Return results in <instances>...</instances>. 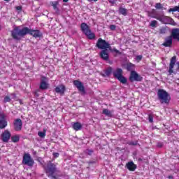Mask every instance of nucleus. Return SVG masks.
I'll return each mask as SVG.
<instances>
[{
	"mask_svg": "<svg viewBox=\"0 0 179 179\" xmlns=\"http://www.w3.org/2000/svg\"><path fill=\"white\" fill-rule=\"evenodd\" d=\"M27 34L33 36L35 38H38L43 36L40 30H33L27 27H24L22 29H20V27H15L11 31V37L17 41H20V40H22V38L27 36Z\"/></svg>",
	"mask_w": 179,
	"mask_h": 179,
	"instance_id": "f257e3e1",
	"label": "nucleus"
},
{
	"mask_svg": "<svg viewBox=\"0 0 179 179\" xmlns=\"http://www.w3.org/2000/svg\"><path fill=\"white\" fill-rule=\"evenodd\" d=\"M157 96L160 104H170L171 96H170V94L167 91L159 89L157 92Z\"/></svg>",
	"mask_w": 179,
	"mask_h": 179,
	"instance_id": "f03ea898",
	"label": "nucleus"
},
{
	"mask_svg": "<svg viewBox=\"0 0 179 179\" xmlns=\"http://www.w3.org/2000/svg\"><path fill=\"white\" fill-rule=\"evenodd\" d=\"M45 171L48 177L50 178L57 179V176L54 174L58 173V169H57V164L52 163L51 161H49L46 166H44Z\"/></svg>",
	"mask_w": 179,
	"mask_h": 179,
	"instance_id": "7ed1b4c3",
	"label": "nucleus"
},
{
	"mask_svg": "<svg viewBox=\"0 0 179 179\" xmlns=\"http://www.w3.org/2000/svg\"><path fill=\"white\" fill-rule=\"evenodd\" d=\"M81 31L90 40H93L96 38V35L94 33H92L90 30V27L87 25L85 22H83L80 25Z\"/></svg>",
	"mask_w": 179,
	"mask_h": 179,
	"instance_id": "20e7f679",
	"label": "nucleus"
},
{
	"mask_svg": "<svg viewBox=\"0 0 179 179\" xmlns=\"http://www.w3.org/2000/svg\"><path fill=\"white\" fill-rule=\"evenodd\" d=\"M96 47L99 50H111V45L106 40L99 38L96 42Z\"/></svg>",
	"mask_w": 179,
	"mask_h": 179,
	"instance_id": "39448f33",
	"label": "nucleus"
},
{
	"mask_svg": "<svg viewBox=\"0 0 179 179\" xmlns=\"http://www.w3.org/2000/svg\"><path fill=\"white\" fill-rule=\"evenodd\" d=\"M22 164L28 166L29 167H33V166L34 165V160L32 159L31 157L30 156V154H24L22 159Z\"/></svg>",
	"mask_w": 179,
	"mask_h": 179,
	"instance_id": "423d86ee",
	"label": "nucleus"
},
{
	"mask_svg": "<svg viewBox=\"0 0 179 179\" xmlns=\"http://www.w3.org/2000/svg\"><path fill=\"white\" fill-rule=\"evenodd\" d=\"M143 80V77H141V75H138V73L135 71H132L130 73V76L129 77V82H142Z\"/></svg>",
	"mask_w": 179,
	"mask_h": 179,
	"instance_id": "0eeeda50",
	"label": "nucleus"
},
{
	"mask_svg": "<svg viewBox=\"0 0 179 179\" xmlns=\"http://www.w3.org/2000/svg\"><path fill=\"white\" fill-rule=\"evenodd\" d=\"M8 127V121L6 116L3 113H0V129H5Z\"/></svg>",
	"mask_w": 179,
	"mask_h": 179,
	"instance_id": "6e6552de",
	"label": "nucleus"
},
{
	"mask_svg": "<svg viewBox=\"0 0 179 179\" xmlns=\"http://www.w3.org/2000/svg\"><path fill=\"white\" fill-rule=\"evenodd\" d=\"M14 129L17 131H22L23 127V122L20 118L15 119L13 122Z\"/></svg>",
	"mask_w": 179,
	"mask_h": 179,
	"instance_id": "1a4fd4ad",
	"label": "nucleus"
},
{
	"mask_svg": "<svg viewBox=\"0 0 179 179\" xmlns=\"http://www.w3.org/2000/svg\"><path fill=\"white\" fill-rule=\"evenodd\" d=\"M110 51H112V50L110 49H106V50H103L100 52L99 55L101 57V58L102 59H103V61H109V58L110 57L108 56V52H110Z\"/></svg>",
	"mask_w": 179,
	"mask_h": 179,
	"instance_id": "9d476101",
	"label": "nucleus"
},
{
	"mask_svg": "<svg viewBox=\"0 0 179 179\" xmlns=\"http://www.w3.org/2000/svg\"><path fill=\"white\" fill-rule=\"evenodd\" d=\"M73 83L79 92H81V93H85L86 91L85 90V86H83V83H82V82L75 80Z\"/></svg>",
	"mask_w": 179,
	"mask_h": 179,
	"instance_id": "9b49d317",
	"label": "nucleus"
},
{
	"mask_svg": "<svg viewBox=\"0 0 179 179\" xmlns=\"http://www.w3.org/2000/svg\"><path fill=\"white\" fill-rule=\"evenodd\" d=\"M10 136H12V135L10 134V131H9L8 130H5L1 134V141L5 142L6 143H8V142H9V139H10Z\"/></svg>",
	"mask_w": 179,
	"mask_h": 179,
	"instance_id": "f8f14e48",
	"label": "nucleus"
},
{
	"mask_svg": "<svg viewBox=\"0 0 179 179\" xmlns=\"http://www.w3.org/2000/svg\"><path fill=\"white\" fill-rule=\"evenodd\" d=\"M177 61V56H173L171 59V62L169 64V73L170 75H171V73H173L174 71H173V69L174 68V66L176 65V62Z\"/></svg>",
	"mask_w": 179,
	"mask_h": 179,
	"instance_id": "ddd939ff",
	"label": "nucleus"
},
{
	"mask_svg": "<svg viewBox=\"0 0 179 179\" xmlns=\"http://www.w3.org/2000/svg\"><path fill=\"white\" fill-rule=\"evenodd\" d=\"M46 80L47 78L45 76L41 77L40 85V89H41V90H46V89H48V83H47Z\"/></svg>",
	"mask_w": 179,
	"mask_h": 179,
	"instance_id": "4468645a",
	"label": "nucleus"
},
{
	"mask_svg": "<svg viewBox=\"0 0 179 179\" xmlns=\"http://www.w3.org/2000/svg\"><path fill=\"white\" fill-rule=\"evenodd\" d=\"M122 68H124V69H127L128 72H132V71H135V64L132 63H127L122 64Z\"/></svg>",
	"mask_w": 179,
	"mask_h": 179,
	"instance_id": "2eb2a0df",
	"label": "nucleus"
},
{
	"mask_svg": "<svg viewBox=\"0 0 179 179\" xmlns=\"http://www.w3.org/2000/svg\"><path fill=\"white\" fill-rule=\"evenodd\" d=\"M164 47H171L173 45V36H167L165 38L164 43H162Z\"/></svg>",
	"mask_w": 179,
	"mask_h": 179,
	"instance_id": "dca6fc26",
	"label": "nucleus"
},
{
	"mask_svg": "<svg viewBox=\"0 0 179 179\" xmlns=\"http://www.w3.org/2000/svg\"><path fill=\"white\" fill-rule=\"evenodd\" d=\"M171 36L173 40H178V41H179V29L175 28L172 29Z\"/></svg>",
	"mask_w": 179,
	"mask_h": 179,
	"instance_id": "f3484780",
	"label": "nucleus"
},
{
	"mask_svg": "<svg viewBox=\"0 0 179 179\" xmlns=\"http://www.w3.org/2000/svg\"><path fill=\"white\" fill-rule=\"evenodd\" d=\"M65 85H61L56 87L55 91L56 92V93H59V94H64L65 93Z\"/></svg>",
	"mask_w": 179,
	"mask_h": 179,
	"instance_id": "a211bd4d",
	"label": "nucleus"
},
{
	"mask_svg": "<svg viewBox=\"0 0 179 179\" xmlns=\"http://www.w3.org/2000/svg\"><path fill=\"white\" fill-rule=\"evenodd\" d=\"M126 167L129 170V171H135L137 166L136 164H134V162H130L126 164Z\"/></svg>",
	"mask_w": 179,
	"mask_h": 179,
	"instance_id": "6ab92c4d",
	"label": "nucleus"
},
{
	"mask_svg": "<svg viewBox=\"0 0 179 179\" xmlns=\"http://www.w3.org/2000/svg\"><path fill=\"white\" fill-rule=\"evenodd\" d=\"M111 72H113V68L108 67L101 75L103 78H107L111 75Z\"/></svg>",
	"mask_w": 179,
	"mask_h": 179,
	"instance_id": "aec40b11",
	"label": "nucleus"
},
{
	"mask_svg": "<svg viewBox=\"0 0 179 179\" xmlns=\"http://www.w3.org/2000/svg\"><path fill=\"white\" fill-rule=\"evenodd\" d=\"M123 71L122 69H117L115 71L113 72V76L115 79H117L120 76H122Z\"/></svg>",
	"mask_w": 179,
	"mask_h": 179,
	"instance_id": "412c9836",
	"label": "nucleus"
},
{
	"mask_svg": "<svg viewBox=\"0 0 179 179\" xmlns=\"http://www.w3.org/2000/svg\"><path fill=\"white\" fill-rule=\"evenodd\" d=\"M72 127L74 129V131H80L82 129V124L80 122H74L72 124Z\"/></svg>",
	"mask_w": 179,
	"mask_h": 179,
	"instance_id": "4be33fe9",
	"label": "nucleus"
},
{
	"mask_svg": "<svg viewBox=\"0 0 179 179\" xmlns=\"http://www.w3.org/2000/svg\"><path fill=\"white\" fill-rule=\"evenodd\" d=\"M117 80H119V82H120V83H122V85H127V83H128V79L122 75L120 77H117Z\"/></svg>",
	"mask_w": 179,
	"mask_h": 179,
	"instance_id": "5701e85b",
	"label": "nucleus"
},
{
	"mask_svg": "<svg viewBox=\"0 0 179 179\" xmlns=\"http://www.w3.org/2000/svg\"><path fill=\"white\" fill-rule=\"evenodd\" d=\"M102 113L106 115V117H113V111L108 110V109H103Z\"/></svg>",
	"mask_w": 179,
	"mask_h": 179,
	"instance_id": "b1692460",
	"label": "nucleus"
},
{
	"mask_svg": "<svg viewBox=\"0 0 179 179\" xmlns=\"http://www.w3.org/2000/svg\"><path fill=\"white\" fill-rule=\"evenodd\" d=\"M119 13L123 15V16H127V15H128V10H127V8H120Z\"/></svg>",
	"mask_w": 179,
	"mask_h": 179,
	"instance_id": "393cba45",
	"label": "nucleus"
},
{
	"mask_svg": "<svg viewBox=\"0 0 179 179\" xmlns=\"http://www.w3.org/2000/svg\"><path fill=\"white\" fill-rule=\"evenodd\" d=\"M12 142H14V143H17L19 141H20V136L19 135H15L11 137Z\"/></svg>",
	"mask_w": 179,
	"mask_h": 179,
	"instance_id": "a878e982",
	"label": "nucleus"
},
{
	"mask_svg": "<svg viewBox=\"0 0 179 179\" xmlns=\"http://www.w3.org/2000/svg\"><path fill=\"white\" fill-rule=\"evenodd\" d=\"M58 1H54V2H51L50 5L52 6H53V9L58 13L59 10H58Z\"/></svg>",
	"mask_w": 179,
	"mask_h": 179,
	"instance_id": "bb28decb",
	"label": "nucleus"
},
{
	"mask_svg": "<svg viewBox=\"0 0 179 179\" xmlns=\"http://www.w3.org/2000/svg\"><path fill=\"white\" fill-rule=\"evenodd\" d=\"M169 12H173V14L175 15L174 12H178V6H176L174 8H170Z\"/></svg>",
	"mask_w": 179,
	"mask_h": 179,
	"instance_id": "cd10ccee",
	"label": "nucleus"
},
{
	"mask_svg": "<svg viewBox=\"0 0 179 179\" xmlns=\"http://www.w3.org/2000/svg\"><path fill=\"white\" fill-rule=\"evenodd\" d=\"M160 34H166L167 33V29L166 27H162L159 29Z\"/></svg>",
	"mask_w": 179,
	"mask_h": 179,
	"instance_id": "c85d7f7f",
	"label": "nucleus"
},
{
	"mask_svg": "<svg viewBox=\"0 0 179 179\" xmlns=\"http://www.w3.org/2000/svg\"><path fill=\"white\" fill-rule=\"evenodd\" d=\"M10 97H9L8 96H6L4 97L3 99V103H10Z\"/></svg>",
	"mask_w": 179,
	"mask_h": 179,
	"instance_id": "c756f323",
	"label": "nucleus"
},
{
	"mask_svg": "<svg viewBox=\"0 0 179 179\" xmlns=\"http://www.w3.org/2000/svg\"><path fill=\"white\" fill-rule=\"evenodd\" d=\"M156 24H157V21L152 20L151 21L150 26H151V27H156Z\"/></svg>",
	"mask_w": 179,
	"mask_h": 179,
	"instance_id": "7c9ffc66",
	"label": "nucleus"
},
{
	"mask_svg": "<svg viewBox=\"0 0 179 179\" xmlns=\"http://www.w3.org/2000/svg\"><path fill=\"white\" fill-rule=\"evenodd\" d=\"M38 135L40 136V138H44L45 136V132L38 131Z\"/></svg>",
	"mask_w": 179,
	"mask_h": 179,
	"instance_id": "2f4dec72",
	"label": "nucleus"
},
{
	"mask_svg": "<svg viewBox=\"0 0 179 179\" xmlns=\"http://www.w3.org/2000/svg\"><path fill=\"white\" fill-rule=\"evenodd\" d=\"M155 8H156V9H163V6H162V3H157L155 4Z\"/></svg>",
	"mask_w": 179,
	"mask_h": 179,
	"instance_id": "473e14b6",
	"label": "nucleus"
},
{
	"mask_svg": "<svg viewBox=\"0 0 179 179\" xmlns=\"http://www.w3.org/2000/svg\"><path fill=\"white\" fill-rule=\"evenodd\" d=\"M129 145H131V146H136L138 145V141H131Z\"/></svg>",
	"mask_w": 179,
	"mask_h": 179,
	"instance_id": "72a5a7b5",
	"label": "nucleus"
},
{
	"mask_svg": "<svg viewBox=\"0 0 179 179\" xmlns=\"http://www.w3.org/2000/svg\"><path fill=\"white\" fill-rule=\"evenodd\" d=\"M148 120L149 122H153V115H149Z\"/></svg>",
	"mask_w": 179,
	"mask_h": 179,
	"instance_id": "f704fd0d",
	"label": "nucleus"
},
{
	"mask_svg": "<svg viewBox=\"0 0 179 179\" xmlns=\"http://www.w3.org/2000/svg\"><path fill=\"white\" fill-rule=\"evenodd\" d=\"M116 28H117V27H116L115 25H114V24H111V25L110 26V30H112V31L115 30Z\"/></svg>",
	"mask_w": 179,
	"mask_h": 179,
	"instance_id": "c9c22d12",
	"label": "nucleus"
},
{
	"mask_svg": "<svg viewBox=\"0 0 179 179\" xmlns=\"http://www.w3.org/2000/svg\"><path fill=\"white\" fill-rule=\"evenodd\" d=\"M109 3H111V5H114L115 2H117V0H108Z\"/></svg>",
	"mask_w": 179,
	"mask_h": 179,
	"instance_id": "e433bc0d",
	"label": "nucleus"
},
{
	"mask_svg": "<svg viewBox=\"0 0 179 179\" xmlns=\"http://www.w3.org/2000/svg\"><path fill=\"white\" fill-rule=\"evenodd\" d=\"M87 154L90 156H92V155L93 154V150H87Z\"/></svg>",
	"mask_w": 179,
	"mask_h": 179,
	"instance_id": "4c0bfd02",
	"label": "nucleus"
},
{
	"mask_svg": "<svg viewBox=\"0 0 179 179\" xmlns=\"http://www.w3.org/2000/svg\"><path fill=\"white\" fill-rule=\"evenodd\" d=\"M53 156H54V157H58L59 156V153H58V152H54V153H53Z\"/></svg>",
	"mask_w": 179,
	"mask_h": 179,
	"instance_id": "58836bf2",
	"label": "nucleus"
},
{
	"mask_svg": "<svg viewBox=\"0 0 179 179\" xmlns=\"http://www.w3.org/2000/svg\"><path fill=\"white\" fill-rule=\"evenodd\" d=\"M15 8L17 10H22V6H17Z\"/></svg>",
	"mask_w": 179,
	"mask_h": 179,
	"instance_id": "ea45409f",
	"label": "nucleus"
},
{
	"mask_svg": "<svg viewBox=\"0 0 179 179\" xmlns=\"http://www.w3.org/2000/svg\"><path fill=\"white\" fill-rule=\"evenodd\" d=\"M157 147L158 148H162L163 147V144L162 143H158Z\"/></svg>",
	"mask_w": 179,
	"mask_h": 179,
	"instance_id": "a19ab883",
	"label": "nucleus"
},
{
	"mask_svg": "<svg viewBox=\"0 0 179 179\" xmlns=\"http://www.w3.org/2000/svg\"><path fill=\"white\" fill-rule=\"evenodd\" d=\"M168 178H169V179H173V178H174V176H168Z\"/></svg>",
	"mask_w": 179,
	"mask_h": 179,
	"instance_id": "79ce46f5",
	"label": "nucleus"
},
{
	"mask_svg": "<svg viewBox=\"0 0 179 179\" xmlns=\"http://www.w3.org/2000/svg\"><path fill=\"white\" fill-rule=\"evenodd\" d=\"M177 64H178L177 71H178V72H179V62H178Z\"/></svg>",
	"mask_w": 179,
	"mask_h": 179,
	"instance_id": "37998d69",
	"label": "nucleus"
},
{
	"mask_svg": "<svg viewBox=\"0 0 179 179\" xmlns=\"http://www.w3.org/2000/svg\"><path fill=\"white\" fill-rule=\"evenodd\" d=\"M35 96H36V97H38V92H35Z\"/></svg>",
	"mask_w": 179,
	"mask_h": 179,
	"instance_id": "c03bdc74",
	"label": "nucleus"
},
{
	"mask_svg": "<svg viewBox=\"0 0 179 179\" xmlns=\"http://www.w3.org/2000/svg\"><path fill=\"white\" fill-rule=\"evenodd\" d=\"M88 1H94V2H97V0H88Z\"/></svg>",
	"mask_w": 179,
	"mask_h": 179,
	"instance_id": "a18cd8bd",
	"label": "nucleus"
},
{
	"mask_svg": "<svg viewBox=\"0 0 179 179\" xmlns=\"http://www.w3.org/2000/svg\"><path fill=\"white\" fill-rule=\"evenodd\" d=\"M138 162H142V158H138Z\"/></svg>",
	"mask_w": 179,
	"mask_h": 179,
	"instance_id": "49530a36",
	"label": "nucleus"
},
{
	"mask_svg": "<svg viewBox=\"0 0 179 179\" xmlns=\"http://www.w3.org/2000/svg\"><path fill=\"white\" fill-rule=\"evenodd\" d=\"M69 0H63V2H68Z\"/></svg>",
	"mask_w": 179,
	"mask_h": 179,
	"instance_id": "de8ad7c7",
	"label": "nucleus"
},
{
	"mask_svg": "<svg viewBox=\"0 0 179 179\" xmlns=\"http://www.w3.org/2000/svg\"><path fill=\"white\" fill-rule=\"evenodd\" d=\"M20 104H23V102H22V100L20 99Z\"/></svg>",
	"mask_w": 179,
	"mask_h": 179,
	"instance_id": "09e8293b",
	"label": "nucleus"
},
{
	"mask_svg": "<svg viewBox=\"0 0 179 179\" xmlns=\"http://www.w3.org/2000/svg\"><path fill=\"white\" fill-rule=\"evenodd\" d=\"M138 59H142V57L138 56Z\"/></svg>",
	"mask_w": 179,
	"mask_h": 179,
	"instance_id": "8fccbe9b",
	"label": "nucleus"
},
{
	"mask_svg": "<svg viewBox=\"0 0 179 179\" xmlns=\"http://www.w3.org/2000/svg\"><path fill=\"white\" fill-rule=\"evenodd\" d=\"M115 51L116 52H118V50H115Z\"/></svg>",
	"mask_w": 179,
	"mask_h": 179,
	"instance_id": "3c124183",
	"label": "nucleus"
},
{
	"mask_svg": "<svg viewBox=\"0 0 179 179\" xmlns=\"http://www.w3.org/2000/svg\"><path fill=\"white\" fill-rule=\"evenodd\" d=\"M157 20H160V18H157Z\"/></svg>",
	"mask_w": 179,
	"mask_h": 179,
	"instance_id": "603ef678",
	"label": "nucleus"
},
{
	"mask_svg": "<svg viewBox=\"0 0 179 179\" xmlns=\"http://www.w3.org/2000/svg\"><path fill=\"white\" fill-rule=\"evenodd\" d=\"M4 1H8L9 0H4Z\"/></svg>",
	"mask_w": 179,
	"mask_h": 179,
	"instance_id": "864d4df0",
	"label": "nucleus"
},
{
	"mask_svg": "<svg viewBox=\"0 0 179 179\" xmlns=\"http://www.w3.org/2000/svg\"><path fill=\"white\" fill-rule=\"evenodd\" d=\"M0 30H1V26H0Z\"/></svg>",
	"mask_w": 179,
	"mask_h": 179,
	"instance_id": "5fc2aeb1",
	"label": "nucleus"
}]
</instances>
